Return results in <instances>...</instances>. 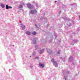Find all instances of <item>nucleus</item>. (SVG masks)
<instances>
[{
	"label": "nucleus",
	"mask_w": 80,
	"mask_h": 80,
	"mask_svg": "<svg viewBox=\"0 0 80 80\" xmlns=\"http://www.w3.org/2000/svg\"><path fill=\"white\" fill-rule=\"evenodd\" d=\"M34 3L36 7H38V4H37V3H36L35 2H34Z\"/></svg>",
	"instance_id": "22"
},
{
	"label": "nucleus",
	"mask_w": 80,
	"mask_h": 80,
	"mask_svg": "<svg viewBox=\"0 0 80 80\" xmlns=\"http://www.w3.org/2000/svg\"><path fill=\"white\" fill-rule=\"evenodd\" d=\"M63 18L64 19V20H67V18L65 17H63Z\"/></svg>",
	"instance_id": "20"
},
{
	"label": "nucleus",
	"mask_w": 80,
	"mask_h": 80,
	"mask_svg": "<svg viewBox=\"0 0 80 80\" xmlns=\"http://www.w3.org/2000/svg\"><path fill=\"white\" fill-rule=\"evenodd\" d=\"M62 8H66V6L64 5H63L62 6Z\"/></svg>",
	"instance_id": "19"
},
{
	"label": "nucleus",
	"mask_w": 80,
	"mask_h": 80,
	"mask_svg": "<svg viewBox=\"0 0 80 80\" xmlns=\"http://www.w3.org/2000/svg\"><path fill=\"white\" fill-rule=\"evenodd\" d=\"M13 46H14V45H13Z\"/></svg>",
	"instance_id": "37"
},
{
	"label": "nucleus",
	"mask_w": 80,
	"mask_h": 80,
	"mask_svg": "<svg viewBox=\"0 0 80 80\" xmlns=\"http://www.w3.org/2000/svg\"><path fill=\"white\" fill-rule=\"evenodd\" d=\"M63 74L64 76V79L65 80H66V79H67V75L69 74V71H65V72H63Z\"/></svg>",
	"instance_id": "3"
},
{
	"label": "nucleus",
	"mask_w": 80,
	"mask_h": 80,
	"mask_svg": "<svg viewBox=\"0 0 80 80\" xmlns=\"http://www.w3.org/2000/svg\"><path fill=\"white\" fill-rule=\"evenodd\" d=\"M5 0V1H6L7 0Z\"/></svg>",
	"instance_id": "34"
},
{
	"label": "nucleus",
	"mask_w": 80,
	"mask_h": 80,
	"mask_svg": "<svg viewBox=\"0 0 80 80\" xmlns=\"http://www.w3.org/2000/svg\"><path fill=\"white\" fill-rule=\"evenodd\" d=\"M76 42H78V41L77 40H75V43Z\"/></svg>",
	"instance_id": "26"
},
{
	"label": "nucleus",
	"mask_w": 80,
	"mask_h": 80,
	"mask_svg": "<svg viewBox=\"0 0 80 80\" xmlns=\"http://www.w3.org/2000/svg\"><path fill=\"white\" fill-rule=\"evenodd\" d=\"M47 52H48V53H49V54H52V50L49 49H48Z\"/></svg>",
	"instance_id": "8"
},
{
	"label": "nucleus",
	"mask_w": 80,
	"mask_h": 80,
	"mask_svg": "<svg viewBox=\"0 0 80 80\" xmlns=\"http://www.w3.org/2000/svg\"><path fill=\"white\" fill-rule=\"evenodd\" d=\"M42 20H43V22L44 23H46L47 22V18L46 17H44Z\"/></svg>",
	"instance_id": "5"
},
{
	"label": "nucleus",
	"mask_w": 80,
	"mask_h": 80,
	"mask_svg": "<svg viewBox=\"0 0 80 80\" xmlns=\"http://www.w3.org/2000/svg\"><path fill=\"white\" fill-rule=\"evenodd\" d=\"M37 13V11L36 9H34L33 10H31L29 12V14L32 15H36Z\"/></svg>",
	"instance_id": "1"
},
{
	"label": "nucleus",
	"mask_w": 80,
	"mask_h": 80,
	"mask_svg": "<svg viewBox=\"0 0 80 80\" xmlns=\"http://www.w3.org/2000/svg\"><path fill=\"white\" fill-rule=\"evenodd\" d=\"M0 5L1 7H2V8H3L5 7V6L4 4H1Z\"/></svg>",
	"instance_id": "12"
},
{
	"label": "nucleus",
	"mask_w": 80,
	"mask_h": 80,
	"mask_svg": "<svg viewBox=\"0 0 80 80\" xmlns=\"http://www.w3.org/2000/svg\"><path fill=\"white\" fill-rule=\"evenodd\" d=\"M72 5H77V4H76V3H73Z\"/></svg>",
	"instance_id": "24"
},
{
	"label": "nucleus",
	"mask_w": 80,
	"mask_h": 80,
	"mask_svg": "<svg viewBox=\"0 0 80 80\" xmlns=\"http://www.w3.org/2000/svg\"><path fill=\"white\" fill-rule=\"evenodd\" d=\"M39 65L40 67H41V68H43L45 66L44 65V64H41V63H40L39 64Z\"/></svg>",
	"instance_id": "11"
},
{
	"label": "nucleus",
	"mask_w": 80,
	"mask_h": 80,
	"mask_svg": "<svg viewBox=\"0 0 80 80\" xmlns=\"http://www.w3.org/2000/svg\"><path fill=\"white\" fill-rule=\"evenodd\" d=\"M69 21H70V19H69Z\"/></svg>",
	"instance_id": "30"
},
{
	"label": "nucleus",
	"mask_w": 80,
	"mask_h": 80,
	"mask_svg": "<svg viewBox=\"0 0 80 80\" xmlns=\"http://www.w3.org/2000/svg\"><path fill=\"white\" fill-rule=\"evenodd\" d=\"M51 62H52L53 65L55 66V67H58V63H57V62L55 61L54 58H52L51 59Z\"/></svg>",
	"instance_id": "2"
},
{
	"label": "nucleus",
	"mask_w": 80,
	"mask_h": 80,
	"mask_svg": "<svg viewBox=\"0 0 80 80\" xmlns=\"http://www.w3.org/2000/svg\"><path fill=\"white\" fill-rule=\"evenodd\" d=\"M23 7V5H19L18 8H22V7Z\"/></svg>",
	"instance_id": "17"
},
{
	"label": "nucleus",
	"mask_w": 80,
	"mask_h": 80,
	"mask_svg": "<svg viewBox=\"0 0 80 80\" xmlns=\"http://www.w3.org/2000/svg\"><path fill=\"white\" fill-rule=\"evenodd\" d=\"M69 60L70 62H72V61L73 60V57H72V56L70 57L69 58Z\"/></svg>",
	"instance_id": "13"
},
{
	"label": "nucleus",
	"mask_w": 80,
	"mask_h": 80,
	"mask_svg": "<svg viewBox=\"0 0 80 80\" xmlns=\"http://www.w3.org/2000/svg\"><path fill=\"white\" fill-rule=\"evenodd\" d=\"M79 19H80V16L79 17Z\"/></svg>",
	"instance_id": "28"
},
{
	"label": "nucleus",
	"mask_w": 80,
	"mask_h": 80,
	"mask_svg": "<svg viewBox=\"0 0 80 80\" xmlns=\"http://www.w3.org/2000/svg\"><path fill=\"white\" fill-rule=\"evenodd\" d=\"M6 8L7 10H8L9 8H12V7L8 6V4H7L6 5Z\"/></svg>",
	"instance_id": "6"
},
{
	"label": "nucleus",
	"mask_w": 80,
	"mask_h": 80,
	"mask_svg": "<svg viewBox=\"0 0 80 80\" xmlns=\"http://www.w3.org/2000/svg\"><path fill=\"white\" fill-rule=\"evenodd\" d=\"M30 57H31V56H30Z\"/></svg>",
	"instance_id": "33"
},
{
	"label": "nucleus",
	"mask_w": 80,
	"mask_h": 80,
	"mask_svg": "<svg viewBox=\"0 0 80 80\" xmlns=\"http://www.w3.org/2000/svg\"><path fill=\"white\" fill-rule=\"evenodd\" d=\"M41 20H42V18H41Z\"/></svg>",
	"instance_id": "32"
},
{
	"label": "nucleus",
	"mask_w": 80,
	"mask_h": 80,
	"mask_svg": "<svg viewBox=\"0 0 80 80\" xmlns=\"http://www.w3.org/2000/svg\"><path fill=\"white\" fill-rule=\"evenodd\" d=\"M26 34H27V35H30V34H31V33L30 32H29L28 31H27L26 32Z\"/></svg>",
	"instance_id": "14"
},
{
	"label": "nucleus",
	"mask_w": 80,
	"mask_h": 80,
	"mask_svg": "<svg viewBox=\"0 0 80 80\" xmlns=\"http://www.w3.org/2000/svg\"><path fill=\"white\" fill-rule=\"evenodd\" d=\"M35 49H38V47L37 45L35 46Z\"/></svg>",
	"instance_id": "23"
},
{
	"label": "nucleus",
	"mask_w": 80,
	"mask_h": 80,
	"mask_svg": "<svg viewBox=\"0 0 80 80\" xmlns=\"http://www.w3.org/2000/svg\"><path fill=\"white\" fill-rule=\"evenodd\" d=\"M35 39H36V38H34L33 39H31V40L33 42L32 43L33 44H36V43H37V41H36Z\"/></svg>",
	"instance_id": "7"
},
{
	"label": "nucleus",
	"mask_w": 80,
	"mask_h": 80,
	"mask_svg": "<svg viewBox=\"0 0 80 80\" xmlns=\"http://www.w3.org/2000/svg\"><path fill=\"white\" fill-rule=\"evenodd\" d=\"M21 25L22 30H24L25 28V26L23 24H21Z\"/></svg>",
	"instance_id": "9"
},
{
	"label": "nucleus",
	"mask_w": 80,
	"mask_h": 80,
	"mask_svg": "<svg viewBox=\"0 0 80 80\" xmlns=\"http://www.w3.org/2000/svg\"><path fill=\"white\" fill-rule=\"evenodd\" d=\"M35 26L37 27V28H39V27H40V25H37V24H35Z\"/></svg>",
	"instance_id": "16"
},
{
	"label": "nucleus",
	"mask_w": 80,
	"mask_h": 80,
	"mask_svg": "<svg viewBox=\"0 0 80 80\" xmlns=\"http://www.w3.org/2000/svg\"><path fill=\"white\" fill-rule=\"evenodd\" d=\"M32 55L33 56H34V55H36V53L35 52H33V53H32Z\"/></svg>",
	"instance_id": "18"
},
{
	"label": "nucleus",
	"mask_w": 80,
	"mask_h": 80,
	"mask_svg": "<svg viewBox=\"0 0 80 80\" xmlns=\"http://www.w3.org/2000/svg\"><path fill=\"white\" fill-rule=\"evenodd\" d=\"M56 37H57V36H56Z\"/></svg>",
	"instance_id": "35"
},
{
	"label": "nucleus",
	"mask_w": 80,
	"mask_h": 80,
	"mask_svg": "<svg viewBox=\"0 0 80 80\" xmlns=\"http://www.w3.org/2000/svg\"><path fill=\"white\" fill-rule=\"evenodd\" d=\"M55 2H57V1H55Z\"/></svg>",
	"instance_id": "29"
},
{
	"label": "nucleus",
	"mask_w": 80,
	"mask_h": 80,
	"mask_svg": "<svg viewBox=\"0 0 80 80\" xmlns=\"http://www.w3.org/2000/svg\"><path fill=\"white\" fill-rule=\"evenodd\" d=\"M78 31H80V29H78Z\"/></svg>",
	"instance_id": "27"
},
{
	"label": "nucleus",
	"mask_w": 80,
	"mask_h": 80,
	"mask_svg": "<svg viewBox=\"0 0 80 80\" xmlns=\"http://www.w3.org/2000/svg\"><path fill=\"white\" fill-rule=\"evenodd\" d=\"M60 53V51H58L57 52V54H59Z\"/></svg>",
	"instance_id": "21"
},
{
	"label": "nucleus",
	"mask_w": 80,
	"mask_h": 80,
	"mask_svg": "<svg viewBox=\"0 0 80 80\" xmlns=\"http://www.w3.org/2000/svg\"><path fill=\"white\" fill-rule=\"evenodd\" d=\"M48 26H49V25H48Z\"/></svg>",
	"instance_id": "36"
},
{
	"label": "nucleus",
	"mask_w": 80,
	"mask_h": 80,
	"mask_svg": "<svg viewBox=\"0 0 80 80\" xmlns=\"http://www.w3.org/2000/svg\"><path fill=\"white\" fill-rule=\"evenodd\" d=\"M38 57H35V58H37V59H38Z\"/></svg>",
	"instance_id": "25"
},
{
	"label": "nucleus",
	"mask_w": 80,
	"mask_h": 80,
	"mask_svg": "<svg viewBox=\"0 0 80 80\" xmlns=\"http://www.w3.org/2000/svg\"><path fill=\"white\" fill-rule=\"evenodd\" d=\"M32 33L33 35H35L37 34V32H36L34 31L33 32H32Z\"/></svg>",
	"instance_id": "15"
},
{
	"label": "nucleus",
	"mask_w": 80,
	"mask_h": 80,
	"mask_svg": "<svg viewBox=\"0 0 80 80\" xmlns=\"http://www.w3.org/2000/svg\"><path fill=\"white\" fill-rule=\"evenodd\" d=\"M74 64V63H73V62H72V64H73H73Z\"/></svg>",
	"instance_id": "31"
},
{
	"label": "nucleus",
	"mask_w": 80,
	"mask_h": 80,
	"mask_svg": "<svg viewBox=\"0 0 80 80\" xmlns=\"http://www.w3.org/2000/svg\"><path fill=\"white\" fill-rule=\"evenodd\" d=\"M38 52L39 53H40V54H42V53H43L44 52V49L39 50Z\"/></svg>",
	"instance_id": "10"
},
{
	"label": "nucleus",
	"mask_w": 80,
	"mask_h": 80,
	"mask_svg": "<svg viewBox=\"0 0 80 80\" xmlns=\"http://www.w3.org/2000/svg\"><path fill=\"white\" fill-rule=\"evenodd\" d=\"M28 8L30 9H33V6L32 5V4L28 3L27 4Z\"/></svg>",
	"instance_id": "4"
}]
</instances>
